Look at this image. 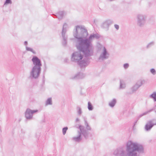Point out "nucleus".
<instances>
[{
    "instance_id": "bb28decb",
    "label": "nucleus",
    "mask_w": 156,
    "mask_h": 156,
    "mask_svg": "<svg viewBox=\"0 0 156 156\" xmlns=\"http://www.w3.org/2000/svg\"><path fill=\"white\" fill-rule=\"evenodd\" d=\"M68 129V128L67 127H65L62 129V133L63 135H64L65 134Z\"/></svg>"
},
{
    "instance_id": "412c9836",
    "label": "nucleus",
    "mask_w": 156,
    "mask_h": 156,
    "mask_svg": "<svg viewBox=\"0 0 156 156\" xmlns=\"http://www.w3.org/2000/svg\"><path fill=\"white\" fill-rule=\"evenodd\" d=\"M52 104V101L51 98H49L47 99L46 101V105H51Z\"/></svg>"
},
{
    "instance_id": "2eb2a0df",
    "label": "nucleus",
    "mask_w": 156,
    "mask_h": 156,
    "mask_svg": "<svg viewBox=\"0 0 156 156\" xmlns=\"http://www.w3.org/2000/svg\"><path fill=\"white\" fill-rule=\"evenodd\" d=\"M68 28V24L66 23H64L63 26L62 35H66V34L67 31V29Z\"/></svg>"
},
{
    "instance_id": "f257e3e1",
    "label": "nucleus",
    "mask_w": 156,
    "mask_h": 156,
    "mask_svg": "<svg viewBox=\"0 0 156 156\" xmlns=\"http://www.w3.org/2000/svg\"><path fill=\"white\" fill-rule=\"evenodd\" d=\"M88 35V32L84 26L78 25L75 27L73 35L76 39V45L79 51L73 53L71 60L77 63L81 68L85 67L87 65V59L81 60L83 58V55L81 52L83 53L86 58L93 55L94 47L92 41L94 39H98L100 37V35L96 33L92 34L88 38H87Z\"/></svg>"
},
{
    "instance_id": "0eeeda50",
    "label": "nucleus",
    "mask_w": 156,
    "mask_h": 156,
    "mask_svg": "<svg viewBox=\"0 0 156 156\" xmlns=\"http://www.w3.org/2000/svg\"><path fill=\"white\" fill-rule=\"evenodd\" d=\"M154 126H156V119L154 118L148 120L145 126V130L150 131Z\"/></svg>"
},
{
    "instance_id": "473e14b6",
    "label": "nucleus",
    "mask_w": 156,
    "mask_h": 156,
    "mask_svg": "<svg viewBox=\"0 0 156 156\" xmlns=\"http://www.w3.org/2000/svg\"><path fill=\"white\" fill-rule=\"evenodd\" d=\"M27 41H25L24 42V44L25 45H27Z\"/></svg>"
},
{
    "instance_id": "6ab92c4d",
    "label": "nucleus",
    "mask_w": 156,
    "mask_h": 156,
    "mask_svg": "<svg viewBox=\"0 0 156 156\" xmlns=\"http://www.w3.org/2000/svg\"><path fill=\"white\" fill-rule=\"evenodd\" d=\"M126 87L125 84L124 82V81L122 80H120V85L119 87L120 89H124Z\"/></svg>"
},
{
    "instance_id": "393cba45",
    "label": "nucleus",
    "mask_w": 156,
    "mask_h": 156,
    "mask_svg": "<svg viewBox=\"0 0 156 156\" xmlns=\"http://www.w3.org/2000/svg\"><path fill=\"white\" fill-rule=\"evenodd\" d=\"M26 50L27 51H30L31 52H32L33 54H36V52L33 50V49L30 48H29V47H28L27 46H26Z\"/></svg>"
},
{
    "instance_id": "4468645a",
    "label": "nucleus",
    "mask_w": 156,
    "mask_h": 156,
    "mask_svg": "<svg viewBox=\"0 0 156 156\" xmlns=\"http://www.w3.org/2000/svg\"><path fill=\"white\" fill-rule=\"evenodd\" d=\"M140 87L135 84L131 88V92H128L127 93L129 94H132L136 91Z\"/></svg>"
},
{
    "instance_id": "b1692460",
    "label": "nucleus",
    "mask_w": 156,
    "mask_h": 156,
    "mask_svg": "<svg viewBox=\"0 0 156 156\" xmlns=\"http://www.w3.org/2000/svg\"><path fill=\"white\" fill-rule=\"evenodd\" d=\"M154 42L153 41H152L149 43H148L147 45L146 48L147 49L149 48H151V47L153 46L154 45Z\"/></svg>"
},
{
    "instance_id": "7c9ffc66",
    "label": "nucleus",
    "mask_w": 156,
    "mask_h": 156,
    "mask_svg": "<svg viewBox=\"0 0 156 156\" xmlns=\"http://www.w3.org/2000/svg\"><path fill=\"white\" fill-rule=\"evenodd\" d=\"M114 27L117 30H118L119 29V26L117 24H115L114 25Z\"/></svg>"
},
{
    "instance_id": "aec40b11",
    "label": "nucleus",
    "mask_w": 156,
    "mask_h": 156,
    "mask_svg": "<svg viewBox=\"0 0 156 156\" xmlns=\"http://www.w3.org/2000/svg\"><path fill=\"white\" fill-rule=\"evenodd\" d=\"M149 97L153 98L154 101H156V91L154 92Z\"/></svg>"
},
{
    "instance_id": "20e7f679",
    "label": "nucleus",
    "mask_w": 156,
    "mask_h": 156,
    "mask_svg": "<svg viewBox=\"0 0 156 156\" xmlns=\"http://www.w3.org/2000/svg\"><path fill=\"white\" fill-rule=\"evenodd\" d=\"M136 23L140 27H144L146 22L147 16L142 14H138L136 15Z\"/></svg>"
},
{
    "instance_id": "72a5a7b5",
    "label": "nucleus",
    "mask_w": 156,
    "mask_h": 156,
    "mask_svg": "<svg viewBox=\"0 0 156 156\" xmlns=\"http://www.w3.org/2000/svg\"><path fill=\"white\" fill-rule=\"evenodd\" d=\"M79 121V119L78 118H76V122H77Z\"/></svg>"
},
{
    "instance_id": "a211bd4d",
    "label": "nucleus",
    "mask_w": 156,
    "mask_h": 156,
    "mask_svg": "<svg viewBox=\"0 0 156 156\" xmlns=\"http://www.w3.org/2000/svg\"><path fill=\"white\" fill-rule=\"evenodd\" d=\"M116 103V100L115 99H113L112 101L109 103V105L112 107H113Z\"/></svg>"
},
{
    "instance_id": "5701e85b",
    "label": "nucleus",
    "mask_w": 156,
    "mask_h": 156,
    "mask_svg": "<svg viewBox=\"0 0 156 156\" xmlns=\"http://www.w3.org/2000/svg\"><path fill=\"white\" fill-rule=\"evenodd\" d=\"M76 109L78 115L80 116L81 115L82 113L81 108L80 107L78 106L77 107Z\"/></svg>"
},
{
    "instance_id": "c85d7f7f",
    "label": "nucleus",
    "mask_w": 156,
    "mask_h": 156,
    "mask_svg": "<svg viewBox=\"0 0 156 156\" xmlns=\"http://www.w3.org/2000/svg\"><path fill=\"white\" fill-rule=\"evenodd\" d=\"M129 67V64L128 63H126L123 65V67L125 69H127Z\"/></svg>"
},
{
    "instance_id": "ddd939ff",
    "label": "nucleus",
    "mask_w": 156,
    "mask_h": 156,
    "mask_svg": "<svg viewBox=\"0 0 156 156\" xmlns=\"http://www.w3.org/2000/svg\"><path fill=\"white\" fill-rule=\"evenodd\" d=\"M64 13L65 12L63 11H60L57 13V15H54L58 18L59 20H60L63 18Z\"/></svg>"
},
{
    "instance_id": "2f4dec72",
    "label": "nucleus",
    "mask_w": 156,
    "mask_h": 156,
    "mask_svg": "<svg viewBox=\"0 0 156 156\" xmlns=\"http://www.w3.org/2000/svg\"><path fill=\"white\" fill-rule=\"evenodd\" d=\"M87 130H86L88 132H89L88 131V130H91V128L90 126L87 127L86 128Z\"/></svg>"
},
{
    "instance_id": "c9c22d12",
    "label": "nucleus",
    "mask_w": 156,
    "mask_h": 156,
    "mask_svg": "<svg viewBox=\"0 0 156 156\" xmlns=\"http://www.w3.org/2000/svg\"><path fill=\"white\" fill-rule=\"evenodd\" d=\"M112 0H110V1H112Z\"/></svg>"
},
{
    "instance_id": "6e6552de",
    "label": "nucleus",
    "mask_w": 156,
    "mask_h": 156,
    "mask_svg": "<svg viewBox=\"0 0 156 156\" xmlns=\"http://www.w3.org/2000/svg\"><path fill=\"white\" fill-rule=\"evenodd\" d=\"M38 110H31L30 109L28 108L25 112V117L27 119L30 120L33 118V114L34 113L38 112Z\"/></svg>"
},
{
    "instance_id": "f03ea898",
    "label": "nucleus",
    "mask_w": 156,
    "mask_h": 156,
    "mask_svg": "<svg viewBox=\"0 0 156 156\" xmlns=\"http://www.w3.org/2000/svg\"><path fill=\"white\" fill-rule=\"evenodd\" d=\"M126 151L124 147H119L115 150L113 154L115 156H139V154L144 152L142 145L136 142L128 140L126 144Z\"/></svg>"
},
{
    "instance_id": "dca6fc26",
    "label": "nucleus",
    "mask_w": 156,
    "mask_h": 156,
    "mask_svg": "<svg viewBox=\"0 0 156 156\" xmlns=\"http://www.w3.org/2000/svg\"><path fill=\"white\" fill-rule=\"evenodd\" d=\"M62 36L63 38L62 44L64 46H66L67 44V36L66 35H62Z\"/></svg>"
},
{
    "instance_id": "f3484780",
    "label": "nucleus",
    "mask_w": 156,
    "mask_h": 156,
    "mask_svg": "<svg viewBox=\"0 0 156 156\" xmlns=\"http://www.w3.org/2000/svg\"><path fill=\"white\" fill-rule=\"evenodd\" d=\"M145 83V81L144 80H140L138 81L135 84L139 87H140L142 85L144 84Z\"/></svg>"
},
{
    "instance_id": "c756f323",
    "label": "nucleus",
    "mask_w": 156,
    "mask_h": 156,
    "mask_svg": "<svg viewBox=\"0 0 156 156\" xmlns=\"http://www.w3.org/2000/svg\"><path fill=\"white\" fill-rule=\"evenodd\" d=\"M84 122L85 125L86 126V128L89 126L88 124V123L87 122V120H86L85 119L84 120Z\"/></svg>"
},
{
    "instance_id": "4be33fe9",
    "label": "nucleus",
    "mask_w": 156,
    "mask_h": 156,
    "mask_svg": "<svg viewBox=\"0 0 156 156\" xmlns=\"http://www.w3.org/2000/svg\"><path fill=\"white\" fill-rule=\"evenodd\" d=\"M88 108L90 111H92L93 109V106L90 101L88 103Z\"/></svg>"
},
{
    "instance_id": "9b49d317",
    "label": "nucleus",
    "mask_w": 156,
    "mask_h": 156,
    "mask_svg": "<svg viewBox=\"0 0 156 156\" xmlns=\"http://www.w3.org/2000/svg\"><path fill=\"white\" fill-rule=\"evenodd\" d=\"M156 107V106H155V107H154L153 108L151 109H150V110H149L147 111L146 112H145L144 113H143L140 115H139V116H138V117L137 118V119H136V121L134 122V126L136 125V122H137V121L139 120V119L140 117H142V116H143L144 115H147L148 113L152 112V111H153L154 110H155L156 109L155 108Z\"/></svg>"
},
{
    "instance_id": "f704fd0d",
    "label": "nucleus",
    "mask_w": 156,
    "mask_h": 156,
    "mask_svg": "<svg viewBox=\"0 0 156 156\" xmlns=\"http://www.w3.org/2000/svg\"><path fill=\"white\" fill-rule=\"evenodd\" d=\"M66 60H67V59H66ZM67 61L66 60V62H67Z\"/></svg>"
},
{
    "instance_id": "423d86ee",
    "label": "nucleus",
    "mask_w": 156,
    "mask_h": 156,
    "mask_svg": "<svg viewBox=\"0 0 156 156\" xmlns=\"http://www.w3.org/2000/svg\"><path fill=\"white\" fill-rule=\"evenodd\" d=\"M41 68L33 67L30 73V76L31 78H37L39 76Z\"/></svg>"
},
{
    "instance_id": "f8f14e48",
    "label": "nucleus",
    "mask_w": 156,
    "mask_h": 156,
    "mask_svg": "<svg viewBox=\"0 0 156 156\" xmlns=\"http://www.w3.org/2000/svg\"><path fill=\"white\" fill-rule=\"evenodd\" d=\"M85 76V75L83 73L81 72H79L75 75L73 77H72L73 79H82Z\"/></svg>"
},
{
    "instance_id": "7ed1b4c3",
    "label": "nucleus",
    "mask_w": 156,
    "mask_h": 156,
    "mask_svg": "<svg viewBox=\"0 0 156 156\" xmlns=\"http://www.w3.org/2000/svg\"><path fill=\"white\" fill-rule=\"evenodd\" d=\"M76 127L80 129L78 132V135L76 137H73V139L76 142H80L83 137L85 139H87L89 136V132H88L85 129L84 126L82 125H76Z\"/></svg>"
},
{
    "instance_id": "1a4fd4ad",
    "label": "nucleus",
    "mask_w": 156,
    "mask_h": 156,
    "mask_svg": "<svg viewBox=\"0 0 156 156\" xmlns=\"http://www.w3.org/2000/svg\"><path fill=\"white\" fill-rule=\"evenodd\" d=\"M34 66L33 67L41 68L42 64L40 60L36 56H34L32 59Z\"/></svg>"
},
{
    "instance_id": "cd10ccee",
    "label": "nucleus",
    "mask_w": 156,
    "mask_h": 156,
    "mask_svg": "<svg viewBox=\"0 0 156 156\" xmlns=\"http://www.w3.org/2000/svg\"><path fill=\"white\" fill-rule=\"evenodd\" d=\"M150 72L154 75L156 74V71L154 69H150Z\"/></svg>"
},
{
    "instance_id": "a878e982",
    "label": "nucleus",
    "mask_w": 156,
    "mask_h": 156,
    "mask_svg": "<svg viewBox=\"0 0 156 156\" xmlns=\"http://www.w3.org/2000/svg\"><path fill=\"white\" fill-rule=\"evenodd\" d=\"M12 3L11 0H6L4 4V6H5L8 4H11Z\"/></svg>"
},
{
    "instance_id": "9d476101",
    "label": "nucleus",
    "mask_w": 156,
    "mask_h": 156,
    "mask_svg": "<svg viewBox=\"0 0 156 156\" xmlns=\"http://www.w3.org/2000/svg\"><path fill=\"white\" fill-rule=\"evenodd\" d=\"M113 23V21L112 20H108L105 21L102 23L101 27L107 31L109 30L110 26Z\"/></svg>"
},
{
    "instance_id": "39448f33",
    "label": "nucleus",
    "mask_w": 156,
    "mask_h": 156,
    "mask_svg": "<svg viewBox=\"0 0 156 156\" xmlns=\"http://www.w3.org/2000/svg\"><path fill=\"white\" fill-rule=\"evenodd\" d=\"M109 57V54L105 47H103L100 54L98 58L99 61L101 62L107 59Z\"/></svg>"
}]
</instances>
